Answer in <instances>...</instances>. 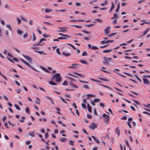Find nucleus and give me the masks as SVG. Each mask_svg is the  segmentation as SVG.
<instances>
[{
	"instance_id": "f257e3e1",
	"label": "nucleus",
	"mask_w": 150,
	"mask_h": 150,
	"mask_svg": "<svg viewBox=\"0 0 150 150\" xmlns=\"http://www.w3.org/2000/svg\"><path fill=\"white\" fill-rule=\"evenodd\" d=\"M60 76V74H59L57 73L55 74L52 77V80H53L54 79H55L56 82H60L62 79V77Z\"/></svg>"
},
{
	"instance_id": "f03ea898",
	"label": "nucleus",
	"mask_w": 150,
	"mask_h": 150,
	"mask_svg": "<svg viewBox=\"0 0 150 150\" xmlns=\"http://www.w3.org/2000/svg\"><path fill=\"white\" fill-rule=\"evenodd\" d=\"M20 60L24 64H25V65H27L30 68L33 70L37 72H39V71L38 70H37V69H35V68H34L30 64H29L28 63L26 62L24 60H23L21 58Z\"/></svg>"
},
{
	"instance_id": "7ed1b4c3",
	"label": "nucleus",
	"mask_w": 150,
	"mask_h": 150,
	"mask_svg": "<svg viewBox=\"0 0 150 150\" xmlns=\"http://www.w3.org/2000/svg\"><path fill=\"white\" fill-rule=\"evenodd\" d=\"M103 117H105V118L104 120V123L108 124L109 123V121L110 117L109 115H107L106 114H104L103 115Z\"/></svg>"
},
{
	"instance_id": "20e7f679",
	"label": "nucleus",
	"mask_w": 150,
	"mask_h": 150,
	"mask_svg": "<svg viewBox=\"0 0 150 150\" xmlns=\"http://www.w3.org/2000/svg\"><path fill=\"white\" fill-rule=\"evenodd\" d=\"M98 126V125L95 123H92L89 126V128L92 130H93L95 128H96Z\"/></svg>"
},
{
	"instance_id": "39448f33",
	"label": "nucleus",
	"mask_w": 150,
	"mask_h": 150,
	"mask_svg": "<svg viewBox=\"0 0 150 150\" xmlns=\"http://www.w3.org/2000/svg\"><path fill=\"white\" fill-rule=\"evenodd\" d=\"M59 29L57 30V31L59 32H62L63 33H65L67 31V30L66 29V28L65 27H59Z\"/></svg>"
},
{
	"instance_id": "423d86ee",
	"label": "nucleus",
	"mask_w": 150,
	"mask_h": 150,
	"mask_svg": "<svg viewBox=\"0 0 150 150\" xmlns=\"http://www.w3.org/2000/svg\"><path fill=\"white\" fill-rule=\"evenodd\" d=\"M79 66V64L77 63L73 64H71V66L68 67L69 68H72L73 69H76L77 68L76 67Z\"/></svg>"
},
{
	"instance_id": "0eeeda50",
	"label": "nucleus",
	"mask_w": 150,
	"mask_h": 150,
	"mask_svg": "<svg viewBox=\"0 0 150 150\" xmlns=\"http://www.w3.org/2000/svg\"><path fill=\"white\" fill-rule=\"evenodd\" d=\"M114 42V41L113 40H103L101 41L100 42V43L102 44H107L109 42Z\"/></svg>"
},
{
	"instance_id": "6e6552de",
	"label": "nucleus",
	"mask_w": 150,
	"mask_h": 150,
	"mask_svg": "<svg viewBox=\"0 0 150 150\" xmlns=\"http://www.w3.org/2000/svg\"><path fill=\"white\" fill-rule=\"evenodd\" d=\"M110 27L108 26L105 29L104 32L106 34L108 35L110 33L109 30L110 29Z\"/></svg>"
},
{
	"instance_id": "1a4fd4ad",
	"label": "nucleus",
	"mask_w": 150,
	"mask_h": 150,
	"mask_svg": "<svg viewBox=\"0 0 150 150\" xmlns=\"http://www.w3.org/2000/svg\"><path fill=\"white\" fill-rule=\"evenodd\" d=\"M22 56L26 59L29 62H32V60L30 57L26 56L23 54H22Z\"/></svg>"
},
{
	"instance_id": "9d476101",
	"label": "nucleus",
	"mask_w": 150,
	"mask_h": 150,
	"mask_svg": "<svg viewBox=\"0 0 150 150\" xmlns=\"http://www.w3.org/2000/svg\"><path fill=\"white\" fill-rule=\"evenodd\" d=\"M69 84L71 86L74 88V89H75L79 88V87L77 86L75 84H74V83H69Z\"/></svg>"
},
{
	"instance_id": "9b49d317",
	"label": "nucleus",
	"mask_w": 150,
	"mask_h": 150,
	"mask_svg": "<svg viewBox=\"0 0 150 150\" xmlns=\"http://www.w3.org/2000/svg\"><path fill=\"white\" fill-rule=\"evenodd\" d=\"M143 81L144 83L149 85V82L148 80L147 79L144 78L143 79Z\"/></svg>"
},
{
	"instance_id": "f8f14e48",
	"label": "nucleus",
	"mask_w": 150,
	"mask_h": 150,
	"mask_svg": "<svg viewBox=\"0 0 150 150\" xmlns=\"http://www.w3.org/2000/svg\"><path fill=\"white\" fill-rule=\"evenodd\" d=\"M150 29V28H147L145 31H144L143 33V34L141 35V36L142 37L144 36L148 33L149 32V30Z\"/></svg>"
},
{
	"instance_id": "ddd939ff",
	"label": "nucleus",
	"mask_w": 150,
	"mask_h": 150,
	"mask_svg": "<svg viewBox=\"0 0 150 150\" xmlns=\"http://www.w3.org/2000/svg\"><path fill=\"white\" fill-rule=\"evenodd\" d=\"M40 67L41 69H42L43 70H44L47 73H50V72L49 70H48L47 69H46L45 68L43 67L42 66H40Z\"/></svg>"
},
{
	"instance_id": "4468645a",
	"label": "nucleus",
	"mask_w": 150,
	"mask_h": 150,
	"mask_svg": "<svg viewBox=\"0 0 150 150\" xmlns=\"http://www.w3.org/2000/svg\"><path fill=\"white\" fill-rule=\"evenodd\" d=\"M59 140L61 142H65L67 140V139L65 138L62 137L60 138Z\"/></svg>"
},
{
	"instance_id": "2eb2a0df",
	"label": "nucleus",
	"mask_w": 150,
	"mask_h": 150,
	"mask_svg": "<svg viewBox=\"0 0 150 150\" xmlns=\"http://www.w3.org/2000/svg\"><path fill=\"white\" fill-rule=\"evenodd\" d=\"M86 96L88 97L87 98V99H88L89 97H96V96L94 94H88L86 95Z\"/></svg>"
},
{
	"instance_id": "dca6fc26",
	"label": "nucleus",
	"mask_w": 150,
	"mask_h": 150,
	"mask_svg": "<svg viewBox=\"0 0 150 150\" xmlns=\"http://www.w3.org/2000/svg\"><path fill=\"white\" fill-rule=\"evenodd\" d=\"M35 51L39 53V54H43L44 55H47V53H45L43 52V51H36L35 50Z\"/></svg>"
},
{
	"instance_id": "f3484780",
	"label": "nucleus",
	"mask_w": 150,
	"mask_h": 150,
	"mask_svg": "<svg viewBox=\"0 0 150 150\" xmlns=\"http://www.w3.org/2000/svg\"><path fill=\"white\" fill-rule=\"evenodd\" d=\"M115 131L116 133V134H117L118 136L120 135V131L118 128H117L115 129Z\"/></svg>"
},
{
	"instance_id": "a211bd4d",
	"label": "nucleus",
	"mask_w": 150,
	"mask_h": 150,
	"mask_svg": "<svg viewBox=\"0 0 150 150\" xmlns=\"http://www.w3.org/2000/svg\"><path fill=\"white\" fill-rule=\"evenodd\" d=\"M35 131H34L32 132H30L29 133L28 135L30 136H31L32 137H35V135H34L35 133Z\"/></svg>"
},
{
	"instance_id": "6ab92c4d",
	"label": "nucleus",
	"mask_w": 150,
	"mask_h": 150,
	"mask_svg": "<svg viewBox=\"0 0 150 150\" xmlns=\"http://www.w3.org/2000/svg\"><path fill=\"white\" fill-rule=\"evenodd\" d=\"M115 7V5L113 2L112 3V5L111 7V8L110 9L109 11V12L110 13L113 10V9Z\"/></svg>"
},
{
	"instance_id": "aec40b11",
	"label": "nucleus",
	"mask_w": 150,
	"mask_h": 150,
	"mask_svg": "<svg viewBox=\"0 0 150 150\" xmlns=\"http://www.w3.org/2000/svg\"><path fill=\"white\" fill-rule=\"evenodd\" d=\"M92 137L93 139L98 144L100 143V142L96 138V137L94 136H92Z\"/></svg>"
},
{
	"instance_id": "412c9836",
	"label": "nucleus",
	"mask_w": 150,
	"mask_h": 150,
	"mask_svg": "<svg viewBox=\"0 0 150 150\" xmlns=\"http://www.w3.org/2000/svg\"><path fill=\"white\" fill-rule=\"evenodd\" d=\"M52 11V10L48 9V8H46L45 10V12L46 13H49Z\"/></svg>"
},
{
	"instance_id": "4be33fe9",
	"label": "nucleus",
	"mask_w": 150,
	"mask_h": 150,
	"mask_svg": "<svg viewBox=\"0 0 150 150\" xmlns=\"http://www.w3.org/2000/svg\"><path fill=\"white\" fill-rule=\"evenodd\" d=\"M73 73H74V74H76L77 75H78V76H79L82 77H84V76L83 75L81 74L80 73H77L76 72H73Z\"/></svg>"
},
{
	"instance_id": "5701e85b",
	"label": "nucleus",
	"mask_w": 150,
	"mask_h": 150,
	"mask_svg": "<svg viewBox=\"0 0 150 150\" xmlns=\"http://www.w3.org/2000/svg\"><path fill=\"white\" fill-rule=\"evenodd\" d=\"M108 3V1L107 0H105V1L104 2V3H101L100 5L101 6H103L104 5H105L106 4H107Z\"/></svg>"
},
{
	"instance_id": "b1692460",
	"label": "nucleus",
	"mask_w": 150,
	"mask_h": 150,
	"mask_svg": "<svg viewBox=\"0 0 150 150\" xmlns=\"http://www.w3.org/2000/svg\"><path fill=\"white\" fill-rule=\"evenodd\" d=\"M62 54L64 56L66 57H68L70 55V54L69 53H65V52H62Z\"/></svg>"
},
{
	"instance_id": "393cba45",
	"label": "nucleus",
	"mask_w": 150,
	"mask_h": 150,
	"mask_svg": "<svg viewBox=\"0 0 150 150\" xmlns=\"http://www.w3.org/2000/svg\"><path fill=\"white\" fill-rule=\"evenodd\" d=\"M87 106H88V111L90 112H91V108L89 104H87Z\"/></svg>"
},
{
	"instance_id": "a878e982",
	"label": "nucleus",
	"mask_w": 150,
	"mask_h": 150,
	"mask_svg": "<svg viewBox=\"0 0 150 150\" xmlns=\"http://www.w3.org/2000/svg\"><path fill=\"white\" fill-rule=\"evenodd\" d=\"M6 27L8 28L10 31L12 30V29L10 25L7 24L6 25Z\"/></svg>"
},
{
	"instance_id": "bb28decb",
	"label": "nucleus",
	"mask_w": 150,
	"mask_h": 150,
	"mask_svg": "<svg viewBox=\"0 0 150 150\" xmlns=\"http://www.w3.org/2000/svg\"><path fill=\"white\" fill-rule=\"evenodd\" d=\"M25 112L27 113H28L29 114H30V109H29V108H28V107H27L25 108Z\"/></svg>"
},
{
	"instance_id": "cd10ccee",
	"label": "nucleus",
	"mask_w": 150,
	"mask_h": 150,
	"mask_svg": "<svg viewBox=\"0 0 150 150\" xmlns=\"http://www.w3.org/2000/svg\"><path fill=\"white\" fill-rule=\"evenodd\" d=\"M100 100L99 98H95L93 100V102L94 103H96L97 102H99Z\"/></svg>"
},
{
	"instance_id": "c85d7f7f",
	"label": "nucleus",
	"mask_w": 150,
	"mask_h": 150,
	"mask_svg": "<svg viewBox=\"0 0 150 150\" xmlns=\"http://www.w3.org/2000/svg\"><path fill=\"white\" fill-rule=\"evenodd\" d=\"M104 59L108 62H109L111 60V59L110 58H107L106 57H105L104 58Z\"/></svg>"
},
{
	"instance_id": "c756f323",
	"label": "nucleus",
	"mask_w": 150,
	"mask_h": 150,
	"mask_svg": "<svg viewBox=\"0 0 150 150\" xmlns=\"http://www.w3.org/2000/svg\"><path fill=\"white\" fill-rule=\"evenodd\" d=\"M17 33L19 35H21L22 34L23 32L21 30L19 29H18L17 30Z\"/></svg>"
},
{
	"instance_id": "7c9ffc66",
	"label": "nucleus",
	"mask_w": 150,
	"mask_h": 150,
	"mask_svg": "<svg viewBox=\"0 0 150 150\" xmlns=\"http://www.w3.org/2000/svg\"><path fill=\"white\" fill-rule=\"evenodd\" d=\"M46 97L51 100V102L52 104H54V101H53L52 100V99L51 98L47 96Z\"/></svg>"
},
{
	"instance_id": "2f4dec72",
	"label": "nucleus",
	"mask_w": 150,
	"mask_h": 150,
	"mask_svg": "<svg viewBox=\"0 0 150 150\" xmlns=\"http://www.w3.org/2000/svg\"><path fill=\"white\" fill-rule=\"evenodd\" d=\"M98 79L100 80H101L102 81H108V79H103V78H101L100 77H98Z\"/></svg>"
},
{
	"instance_id": "473e14b6",
	"label": "nucleus",
	"mask_w": 150,
	"mask_h": 150,
	"mask_svg": "<svg viewBox=\"0 0 150 150\" xmlns=\"http://www.w3.org/2000/svg\"><path fill=\"white\" fill-rule=\"evenodd\" d=\"M80 61L83 64L86 65L88 64V63L84 60H81Z\"/></svg>"
},
{
	"instance_id": "72a5a7b5",
	"label": "nucleus",
	"mask_w": 150,
	"mask_h": 150,
	"mask_svg": "<svg viewBox=\"0 0 150 150\" xmlns=\"http://www.w3.org/2000/svg\"><path fill=\"white\" fill-rule=\"evenodd\" d=\"M91 48L93 50H97L99 49L98 47L94 46H92L91 47Z\"/></svg>"
},
{
	"instance_id": "f704fd0d",
	"label": "nucleus",
	"mask_w": 150,
	"mask_h": 150,
	"mask_svg": "<svg viewBox=\"0 0 150 150\" xmlns=\"http://www.w3.org/2000/svg\"><path fill=\"white\" fill-rule=\"evenodd\" d=\"M111 50H105L103 51V53H107L109 52H110L112 51Z\"/></svg>"
},
{
	"instance_id": "c9c22d12",
	"label": "nucleus",
	"mask_w": 150,
	"mask_h": 150,
	"mask_svg": "<svg viewBox=\"0 0 150 150\" xmlns=\"http://www.w3.org/2000/svg\"><path fill=\"white\" fill-rule=\"evenodd\" d=\"M14 105L15 107L18 110H20L21 109L18 105L17 104H15Z\"/></svg>"
},
{
	"instance_id": "e433bc0d",
	"label": "nucleus",
	"mask_w": 150,
	"mask_h": 150,
	"mask_svg": "<svg viewBox=\"0 0 150 150\" xmlns=\"http://www.w3.org/2000/svg\"><path fill=\"white\" fill-rule=\"evenodd\" d=\"M0 22H1V23L2 25H5V22H4V21L2 19H1L0 20Z\"/></svg>"
},
{
	"instance_id": "4c0bfd02",
	"label": "nucleus",
	"mask_w": 150,
	"mask_h": 150,
	"mask_svg": "<svg viewBox=\"0 0 150 150\" xmlns=\"http://www.w3.org/2000/svg\"><path fill=\"white\" fill-rule=\"evenodd\" d=\"M79 81L81 83H86V84H87V83H88V82H87V81H83L82 80H79Z\"/></svg>"
},
{
	"instance_id": "58836bf2",
	"label": "nucleus",
	"mask_w": 150,
	"mask_h": 150,
	"mask_svg": "<svg viewBox=\"0 0 150 150\" xmlns=\"http://www.w3.org/2000/svg\"><path fill=\"white\" fill-rule=\"evenodd\" d=\"M63 36L65 37V38H67V39H68V38L71 37L70 36H69L68 35L66 34H64Z\"/></svg>"
},
{
	"instance_id": "ea45409f",
	"label": "nucleus",
	"mask_w": 150,
	"mask_h": 150,
	"mask_svg": "<svg viewBox=\"0 0 150 150\" xmlns=\"http://www.w3.org/2000/svg\"><path fill=\"white\" fill-rule=\"evenodd\" d=\"M62 84L64 86H66L68 85V82L67 81H64L62 83Z\"/></svg>"
},
{
	"instance_id": "a19ab883",
	"label": "nucleus",
	"mask_w": 150,
	"mask_h": 150,
	"mask_svg": "<svg viewBox=\"0 0 150 150\" xmlns=\"http://www.w3.org/2000/svg\"><path fill=\"white\" fill-rule=\"evenodd\" d=\"M132 100L137 104L138 105L140 104L139 103L138 101L135 100Z\"/></svg>"
},
{
	"instance_id": "79ce46f5",
	"label": "nucleus",
	"mask_w": 150,
	"mask_h": 150,
	"mask_svg": "<svg viewBox=\"0 0 150 150\" xmlns=\"http://www.w3.org/2000/svg\"><path fill=\"white\" fill-rule=\"evenodd\" d=\"M56 51L57 53L59 55H60L61 54V53L59 51V48H57L56 49Z\"/></svg>"
},
{
	"instance_id": "37998d69",
	"label": "nucleus",
	"mask_w": 150,
	"mask_h": 150,
	"mask_svg": "<svg viewBox=\"0 0 150 150\" xmlns=\"http://www.w3.org/2000/svg\"><path fill=\"white\" fill-rule=\"evenodd\" d=\"M82 32L83 33H85L86 34H90V33L88 31H86L85 30H83L82 31Z\"/></svg>"
},
{
	"instance_id": "c03bdc74",
	"label": "nucleus",
	"mask_w": 150,
	"mask_h": 150,
	"mask_svg": "<svg viewBox=\"0 0 150 150\" xmlns=\"http://www.w3.org/2000/svg\"><path fill=\"white\" fill-rule=\"evenodd\" d=\"M49 83L52 85H56L57 84L56 83H54L52 82H49Z\"/></svg>"
},
{
	"instance_id": "a18cd8bd",
	"label": "nucleus",
	"mask_w": 150,
	"mask_h": 150,
	"mask_svg": "<svg viewBox=\"0 0 150 150\" xmlns=\"http://www.w3.org/2000/svg\"><path fill=\"white\" fill-rule=\"evenodd\" d=\"M43 23H44L46 24H48L49 25H53L52 23H51L49 22H43Z\"/></svg>"
},
{
	"instance_id": "49530a36",
	"label": "nucleus",
	"mask_w": 150,
	"mask_h": 150,
	"mask_svg": "<svg viewBox=\"0 0 150 150\" xmlns=\"http://www.w3.org/2000/svg\"><path fill=\"white\" fill-rule=\"evenodd\" d=\"M0 75H1L2 76H3L6 80H7V78H6L3 74H2L0 71Z\"/></svg>"
},
{
	"instance_id": "de8ad7c7",
	"label": "nucleus",
	"mask_w": 150,
	"mask_h": 150,
	"mask_svg": "<svg viewBox=\"0 0 150 150\" xmlns=\"http://www.w3.org/2000/svg\"><path fill=\"white\" fill-rule=\"evenodd\" d=\"M73 26L77 28H81L82 27V26H79V25H74Z\"/></svg>"
},
{
	"instance_id": "09e8293b",
	"label": "nucleus",
	"mask_w": 150,
	"mask_h": 150,
	"mask_svg": "<svg viewBox=\"0 0 150 150\" xmlns=\"http://www.w3.org/2000/svg\"><path fill=\"white\" fill-rule=\"evenodd\" d=\"M83 87L86 89H89V86L87 85H84L83 86Z\"/></svg>"
},
{
	"instance_id": "8fccbe9b",
	"label": "nucleus",
	"mask_w": 150,
	"mask_h": 150,
	"mask_svg": "<svg viewBox=\"0 0 150 150\" xmlns=\"http://www.w3.org/2000/svg\"><path fill=\"white\" fill-rule=\"evenodd\" d=\"M67 77V78H68L69 79H70L72 81H75L76 80L75 79H73V78L70 77Z\"/></svg>"
},
{
	"instance_id": "3c124183",
	"label": "nucleus",
	"mask_w": 150,
	"mask_h": 150,
	"mask_svg": "<svg viewBox=\"0 0 150 150\" xmlns=\"http://www.w3.org/2000/svg\"><path fill=\"white\" fill-rule=\"evenodd\" d=\"M49 136V134L48 133H46L45 134V139H47L48 138Z\"/></svg>"
},
{
	"instance_id": "603ef678",
	"label": "nucleus",
	"mask_w": 150,
	"mask_h": 150,
	"mask_svg": "<svg viewBox=\"0 0 150 150\" xmlns=\"http://www.w3.org/2000/svg\"><path fill=\"white\" fill-rule=\"evenodd\" d=\"M5 33L7 36H8L9 32L8 30H6L5 31Z\"/></svg>"
},
{
	"instance_id": "864d4df0",
	"label": "nucleus",
	"mask_w": 150,
	"mask_h": 150,
	"mask_svg": "<svg viewBox=\"0 0 150 150\" xmlns=\"http://www.w3.org/2000/svg\"><path fill=\"white\" fill-rule=\"evenodd\" d=\"M100 85L104 87H106L108 88H110V89H112L111 88H110V87H109V86H108L106 85H103L101 84H100Z\"/></svg>"
},
{
	"instance_id": "5fc2aeb1",
	"label": "nucleus",
	"mask_w": 150,
	"mask_h": 150,
	"mask_svg": "<svg viewBox=\"0 0 150 150\" xmlns=\"http://www.w3.org/2000/svg\"><path fill=\"white\" fill-rule=\"evenodd\" d=\"M82 55L83 56H86L87 55V53L86 52L84 51L82 53Z\"/></svg>"
},
{
	"instance_id": "6e6d98bb",
	"label": "nucleus",
	"mask_w": 150,
	"mask_h": 150,
	"mask_svg": "<svg viewBox=\"0 0 150 150\" xmlns=\"http://www.w3.org/2000/svg\"><path fill=\"white\" fill-rule=\"evenodd\" d=\"M3 97L6 100L8 101V98L6 96V95H4L3 96Z\"/></svg>"
},
{
	"instance_id": "4d7b16f0",
	"label": "nucleus",
	"mask_w": 150,
	"mask_h": 150,
	"mask_svg": "<svg viewBox=\"0 0 150 150\" xmlns=\"http://www.w3.org/2000/svg\"><path fill=\"white\" fill-rule=\"evenodd\" d=\"M21 19L23 20V21H27V20H26V19L25 18H24V17H23L22 16H21Z\"/></svg>"
},
{
	"instance_id": "13d9d810",
	"label": "nucleus",
	"mask_w": 150,
	"mask_h": 150,
	"mask_svg": "<svg viewBox=\"0 0 150 150\" xmlns=\"http://www.w3.org/2000/svg\"><path fill=\"white\" fill-rule=\"evenodd\" d=\"M114 17L113 18H111V19H113L114 18H118L117 15V14H114Z\"/></svg>"
},
{
	"instance_id": "bf43d9fd",
	"label": "nucleus",
	"mask_w": 150,
	"mask_h": 150,
	"mask_svg": "<svg viewBox=\"0 0 150 150\" xmlns=\"http://www.w3.org/2000/svg\"><path fill=\"white\" fill-rule=\"evenodd\" d=\"M94 20L96 21L99 23H101L102 22V20L99 19H94Z\"/></svg>"
},
{
	"instance_id": "052dcab7",
	"label": "nucleus",
	"mask_w": 150,
	"mask_h": 150,
	"mask_svg": "<svg viewBox=\"0 0 150 150\" xmlns=\"http://www.w3.org/2000/svg\"><path fill=\"white\" fill-rule=\"evenodd\" d=\"M66 91H72L75 90V89H69L68 88L65 89V90Z\"/></svg>"
},
{
	"instance_id": "680f3d73",
	"label": "nucleus",
	"mask_w": 150,
	"mask_h": 150,
	"mask_svg": "<svg viewBox=\"0 0 150 150\" xmlns=\"http://www.w3.org/2000/svg\"><path fill=\"white\" fill-rule=\"evenodd\" d=\"M69 45H70V46H71L72 48H73L74 49L76 50V47L74 46L73 45H72V44H69Z\"/></svg>"
},
{
	"instance_id": "e2e57ef3",
	"label": "nucleus",
	"mask_w": 150,
	"mask_h": 150,
	"mask_svg": "<svg viewBox=\"0 0 150 150\" xmlns=\"http://www.w3.org/2000/svg\"><path fill=\"white\" fill-rule=\"evenodd\" d=\"M124 65L125 66H126V67H125V69H129V66L128 65H127V64H124Z\"/></svg>"
},
{
	"instance_id": "0e129e2a",
	"label": "nucleus",
	"mask_w": 150,
	"mask_h": 150,
	"mask_svg": "<svg viewBox=\"0 0 150 150\" xmlns=\"http://www.w3.org/2000/svg\"><path fill=\"white\" fill-rule=\"evenodd\" d=\"M7 55H8V56L9 57H13V55L10 53H8L7 54Z\"/></svg>"
},
{
	"instance_id": "69168bd1",
	"label": "nucleus",
	"mask_w": 150,
	"mask_h": 150,
	"mask_svg": "<svg viewBox=\"0 0 150 150\" xmlns=\"http://www.w3.org/2000/svg\"><path fill=\"white\" fill-rule=\"evenodd\" d=\"M82 106L84 108H86V107L85 104L84 103L82 104Z\"/></svg>"
},
{
	"instance_id": "338daca9",
	"label": "nucleus",
	"mask_w": 150,
	"mask_h": 150,
	"mask_svg": "<svg viewBox=\"0 0 150 150\" xmlns=\"http://www.w3.org/2000/svg\"><path fill=\"white\" fill-rule=\"evenodd\" d=\"M127 4L126 2H123L121 3V5L122 6H124Z\"/></svg>"
},
{
	"instance_id": "774afa93",
	"label": "nucleus",
	"mask_w": 150,
	"mask_h": 150,
	"mask_svg": "<svg viewBox=\"0 0 150 150\" xmlns=\"http://www.w3.org/2000/svg\"><path fill=\"white\" fill-rule=\"evenodd\" d=\"M28 36V34L27 33H25L23 35V38H26Z\"/></svg>"
}]
</instances>
